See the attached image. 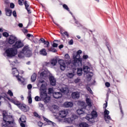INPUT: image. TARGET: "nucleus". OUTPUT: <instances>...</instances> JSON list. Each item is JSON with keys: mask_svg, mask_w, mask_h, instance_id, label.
I'll list each match as a JSON object with an SVG mask.
<instances>
[{"mask_svg": "<svg viewBox=\"0 0 127 127\" xmlns=\"http://www.w3.org/2000/svg\"><path fill=\"white\" fill-rule=\"evenodd\" d=\"M27 88L29 90H30L32 88V85L31 84H28L27 86Z\"/></svg>", "mask_w": 127, "mask_h": 127, "instance_id": "obj_60", "label": "nucleus"}, {"mask_svg": "<svg viewBox=\"0 0 127 127\" xmlns=\"http://www.w3.org/2000/svg\"><path fill=\"white\" fill-rule=\"evenodd\" d=\"M18 108L23 112H28L29 111V107L27 105H25L24 104H20L18 105Z\"/></svg>", "mask_w": 127, "mask_h": 127, "instance_id": "obj_9", "label": "nucleus"}, {"mask_svg": "<svg viewBox=\"0 0 127 127\" xmlns=\"http://www.w3.org/2000/svg\"><path fill=\"white\" fill-rule=\"evenodd\" d=\"M53 47H58V44L55 43H54L53 45Z\"/></svg>", "mask_w": 127, "mask_h": 127, "instance_id": "obj_61", "label": "nucleus"}, {"mask_svg": "<svg viewBox=\"0 0 127 127\" xmlns=\"http://www.w3.org/2000/svg\"><path fill=\"white\" fill-rule=\"evenodd\" d=\"M110 114V111H109L108 110L105 109L104 111V118L106 117H109L110 116L109 114Z\"/></svg>", "mask_w": 127, "mask_h": 127, "instance_id": "obj_37", "label": "nucleus"}, {"mask_svg": "<svg viewBox=\"0 0 127 127\" xmlns=\"http://www.w3.org/2000/svg\"><path fill=\"white\" fill-rule=\"evenodd\" d=\"M77 74L78 76H82V74H83V69L81 68H77Z\"/></svg>", "mask_w": 127, "mask_h": 127, "instance_id": "obj_28", "label": "nucleus"}, {"mask_svg": "<svg viewBox=\"0 0 127 127\" xmlns=\"http://www.w3.org/2000/svg\"><path fill=\"white\" fill-rule=\"evenodd\" d=\"M53 89L52 88H49V92H48V94H49L50 95H51V94H53Z\"/></svg>", "mask_w": 127, "mask_h": 127, "instance_id": "obj_44", "label": "nucleus"}, {"mask_svg": "<svg viewBox=\"0 0 127 127\" xmlns=\"http://www.w3.org/2000/svg\"><path fill=\"white\" fill-rule=\"evenodd\" d=\"M40 94L42 93H46V85L45 84H42L40 87Z\"/></svg>", "mask_w": 127, "mask_h": 127, "instance_id": "obj_17", "label": "nucleus"}, {"mask_svg": "<svg viewBox=\"0 0 127 127\" xmlns=\"http://www.w3.org/2000/svg\"><path fill=\"white\" fill-rule=\"evenodd\" d=\"M104 106H105V107H104V109H106L107 107H108V101L106 100V103H105L104 104Z\"/></svg>", "mask_w": 127, "mask_h": 127, "instance_id": "obj_55", "label": "nucleus"}, {"mask_svg": "<svg viewBox=\"0 0 127 127\" xmlns=\"http://www.w3.org/2000/svg\"><path fill=\"white\" fill-rule=\"evenodd\" d=\"M74 72H69L67 74V76L69 79H72V78L74 77Z\"/></svg>", "mask_w": 127, "mask_h": 127, "instance_id": "obj_31", "label": "nucleus"}, {"mask_svg": "<svg viewBox=\"0 0 127 127\" xmlns=\"http://www.w3.org/2000/svg\"><path fill=\"white\" fill-rule=\"evenodd\" d=\"M34 117H36L37 118H38V119H40V116L37 114L36 112L34 113Z\"/></svg>", "mask_w": 127, "mask_h": 127, "instance_id": "obj_48", "label": "nucleus"}, {"mask_svg": "<svg viewBox=\"0 0 127 127\" xmlns=\"http://www.w3.org/2000/svg\"><path fill=\"white\" fill-rule=\"evenodd\" d=\"M53 97L55 98V99H60V98L62 97V93L59 92H54L53 93Z\"/></svg>", "mask_w": 127, "mask_h": 127, "instance_id": "obj_13", "label": "nucleus"}, {"mask_svg": "<svg viewBox=\"0 0 127 127\" xmlns=\"http://www.w3.org/2000/svg\"><path fill=\"white\" fill-rule=\"evenodd\" d=\"M35 100L36 102H39V101H41V98L39 96H36L35 97Z\"/></svg>", "mask_w": 127, "mask_h": 127, "instance_id": "obj_43", "label": "nucleus"}, {"mask_svg": "<svg viewBox=\"0 0 127 127\" xmlns=\"http://www.w3.org/2000/svg\"><path fill=\"white\" fill-rule=\"evenodd\" d=\"M76 113L79 116H81V115H85V112H84V111H83V109L77 110Z\"/></svg>", "mask_w": 127, "mask_h": 127, "instance_id": "obj_26", "label": "nucleus"}, {"mask_svg": "<svg viewBox=\"0 0 127 127\" xmlns=\"http://www.w3.org/2000/svg\"><path fill=\"white\" fill-rule=\"evenodd\" d=\"M20 125V127H25L26 123V122H21Z\"/></svg>", "mask_w": 127, "mask_h": 127, "instance_id": "obj_46", "label": "nucleus"}, {"mask_svg": "<svg viewBox=\"0 0 127 127\" xmlns=\"http://www.w3.org/2000/svg\"><path fill=\"white\" fill-rule=\"evenodd\" d=\"M60 91L62 93H64V94H65V95H67V94L69 93V89L67 87H63L60 89Z\"/></svg>", "mask_w": 127, "mask_h": 127, "instance_id": "obj_16", "label": "nucleus"}, {"mask_svg": "<svg viewBox=\"0 0 127 127\" xmlns=\"http://www.w3.org/2000/svg\"><path fill=\"white\" fill-rule=\"evenodd\" d=\"M79 127H89V125L86 123H81L79 124Z\"/></svg>", "mask_w": 127, "mask_h": 127, "instance_id": "obj_32", "label": "nucleus"}, {"mask_svg": "<svg viewBox=\"0 0 127 127\" xmlns=\"http://www.w3.org/2000/svg\"><path fill=\"white\" fill-rule=\"evenodd\" d=\"M49 51H51L52 52H56L57 51L54 48L52 47L49 49Z\"/></svg>", "mask_w": 127, "mask_h": 127, "instance_id": "obj_42", "label": "nucleus"}, {"mask_svg": "<svg viewBox=\"0 0 127 127\" xmlns=\"http://www.w3.org/2000/svg\"><path fill=\"white\" fill-rule=\"evenodd\" d=\"M64 58L67 59V60H69V59H70V56L68 54H65L64 56Z\"/></svg>", "mask_w": 127, "mask_h": 127, "instance_id": "obj_50", "label": "nucleus"}, {"mask_svg": "<svg viewBox=\"0 0 127 127\" xmlns=\"http://www.w3.org/2000/svg\"><path fill=\"white\" fill-rule=\"evenodd\" d=\"M12 72L13 76L16 77L20 84H21V85H26V81H25V79L21 76H18L19 72L16 68H13L12 69Z\"/></svg>", "mask_w": 127, "mask_h": 127, "instance_id": "obj_1", "label": "nucleus"}, {"mask_svg": "<svg viewBox=\"0 0 127 127\" xmlns=\"http://www.w3.org/2000/svg\"><path fill=\"white\" fill-rule=\"evenodd\" d=\"M19 120L21 123H26V118L24 116H22Z\"/></svg>", "mask_w": 127, "mask_h": 127, "instance_id": "obj_30", "label": "nucleus"}, {"mask_svg": "<svg viewBox=\"0 0 127 127\" xmlns=\"http://www.w3.org/2000/svg\"><path fill=\"white\" fill-rule=\"evenodd\" d=\"M23 53L25 55L26 57H30L31 55L32 54V52L30 50V48L28 46H25L24 47L22 50Z\"/></svg>", "mask_w": 127, "mask_h": 127, "instance_id": "obj_5", "label": "nucleus"}, {"mask_svg": "<svg viewBox=\"0 0 127 127\" xmlns=\"http://www.w3.org/2000/svg\"><path fill=\"white\" fill-rule=\"evenodd\" d=\"M69 45H73V40H70L68 42Z\"/></svg>", "mask_w": 127, "mask_h": 127, "instance_id": "obj_64", "label": "nucleus"}, {"mask_svg": "<svg viewBox=\"0 0 127 127\" xmlns=\"http://www.w3.org/2000/svg\"><path fill=\"white\" fill-rule=\"evenodd\" d=\"M5 11L6 12V15H7V16H10L11 15V13H12V11L9 8H5Z\"/></svg>", "mask_w": 127, "mask_h": 127, "instance_id": "obj_19", "label": "nucleus"}, {"mask_svg": "<svg viewBox=\"0 0 127 127\" xmlns=\"http://www.w3.org/2000/svg\"><path fill=\"white\" fill-rule=\"evenodd\" d=\"M12 14L13 15V16H14V17H16L17 15H16V11L15 10H14L12 12Z\"/></svg>", "mask_w": 127, "mask_h": 127, "instance_id": "obj_57", "label": "nucleus"}, {"mask_svg": "<svg viewBox=\"0 0 127 127\" xmlns=\"http://www.w3.org/2000/svg\"><path fill=\"white\" fill-rule=\"evenodd\" d=\"M105 86L107 87V88H109L111 86V84H110V82H106L105 83Z\"/></svg>", "mask_w": 127, "mask_h": 127, "instance_id": "obj_54", "label": "nucleus"}, {"mask_svg": "<svg viewBox=\"0 0 127 127\" xmlns=\"http://www.w3.org/2000/svg\"><path fill=\"white\" fill-rule=\"evenodd\" d=\"M40 97L44 100L45 103H49L50 101V97L47 96V93L42 92L40 93Z\"/></svg>", "mask_w": 127, "mask_h": 127, "instance_id": "obj_6", "label": "nucleus"}, {"mask_svg": "<svg viewBox=\"0 0 127 127\" xmlns=\"http://www.w3.org/2000/svg\"><path fill=\"white\" fill-rule=\"evenodd\" d=\"M7 94H8V95H9V96L10 97H12L13 96V93H12V91H11L10 90L8 91Z\"/></svg>", "mask_w": 127, "mask_h": 127, "instance_id": "obj_39", "label": "nucleus"}, {"mask_svg": "<svg viewBox=\"0 0 127 127\" xmlns=\"http://www.w3.org/2000/svg\"><path fill=\"white\" fill-rule=\"evenodd\" d=\"M83 71L84 73V75L86 77V79L90 81L92 79L93 72L90 71V68L88 65L84 66Z\"/></svg>", "mask_w": 127, "mask_h": 127, "instance_id": "obj_2", "label": "nucleus"}, {"mask_svg": "<svg viewBox=\"0 0 127 127\" xmlns=\"http://www.w3.org/2000/svg\"><path fill=\"white\" fill-rule=\"evenodd\" d=\"M27 37H28L29 38V37H31V38H34V37L33 36V35H32L30 34H27Z\"/></svg>", "mask_w": 127, "mask_h": 127, "instance_id": "obj_53", "label": "nucleus"}, {"mask_svg": "<svg viewBox=\"0 0 127 127\" xmlns=\"http://www.w3.org/2000/svg\"><path fill=\"white\" fill-rule=\"evenodd\" d=\"M44 44L45 45V47H47V48H48V47H49V45H50L49 42L46 41L45 42V43H44Z\"/></svg>", "mask_w": 127, "mask_h": 127, "instance_id": "obj_41", "label": "nucleus"}, {"mask_svg": "<svg viewBox=\"0 0 127 127\" xmlns=\"http://www.w3.org/2000/svg\"><path fill=\"white\" fill-rule=\"evenodd\" d=\"M80 80L81 79H80V78H77L75 80L74 82L75 83H79Z\"/></svg>", "mask_w": 127, "mask_h": 127, "instance_id": "obj_59", "label": "nucleus"}, {"mask_svg": "<svg viewBox=\"0 0 127 127\" xmlns=\"http://www.w3.org/2000/svg\"><path fill=\"white\" fill-rule=\"evenodd\" d=\"M40 55H42L43 56H47V52H46V50L45 49H42L40 51Z\"/></svg>", "mask_w": 127, "mask_h": 127, "instance_id": "obj_21", "label": "nucleus"}, {"mask_svg": "<svg viewBox=\"0 0 127 127\" xmlns=\"http://www.w3.org/2000/svg\"><path fill=\"white\" fill-rule=\"evenodd\" d=\"M86 102L87 103V106L88 107H92V101H91V99L89 98H86Z\"/></svg>", "mask_w": 127, "mask_h": 127, "instance_id": "obj_23", "label": "nucleus"}, {"mask_svg": "<svg viewBox=\"0 0 127 127\" xmlns=\"http://www.w3.org/2000/svg\"><path fill=\"white\" fill-rule=\"evenodd\" d=\"M17 53V50L14 48H10L7 49L5 52V54H6L7 57H12L15 56Z\"/></svg>", "mask_w": 127, "mask_h": 127, "instance_id": "obj_4", "label": "nucleus"}, {"mask_svg": "<svg viewBox=\"0 0 127 127\" xmlns=\"http://www.w3.org/2000/svg\"><path fill=\"white\" fill-rule=\"evenodd\" d=\"M0 97H1V99H3L4 100H5V98L6 99H8V97H7V95H6V93H2Z\"/></svg>", "mask_w": 127, "mask_h": 127, "instance_id": "obj_33", "label": "nucleus"}, {"mask_svg": "<svg viewBox=\"0 0 127 127\" xmlns=\"http://www.w3.org/2000/svg\"><path fill=\"white\" fill-rule=\"evenodd\" d=\"M17 40L16 37L13 35H10L9 37L7 39V41L9 44L11 45L13 44Z\"/></svg>", "mask_w": 127, "mask_h": 127, "instance_id": "obj_7", "label": "nucleus"}, {"mask_svg": "<svg viewBox=\"0 0 127 127\" xmlns=\"http://www.w3.org/2000/svg\"><path fill=\"white\" fill-rule=\"evenodd\" d=\"M105 122L107 123V124H110V123H111V122H113V120H112V118H111V116H106L105 117H104Z\"/></svg>", "mask_w": 127, "mask_h": 127, "instance_id": "obj_22", "label": "nucleus"}, {"mask_svg": "<svg viewBox=\"0 0 127 127\" xmlns=\"http://www.w3.org/2000/svg\"><path fill=\"white\" fill-rule=\"evenodd\" d=\"M74 104L72 102H65L64 104V106L65 108H72Z\"/></svg>", "mask_w": 127, "mask_h": 127, "instance_id": "obj_12", "label": "nucleus"}, {"mask_svg": "<svg viewBox=\"0 0 127 127\" xmlns=\"http://www.w3.org/2000/svg\"><path fill=\"white\" fill-rule=\"evenodd\" d=\"M97 117H98L97 112L95 111H93L91 114L88 115L85 119L86 120H87L89 123L93 124V123H95V118H97Z\"/></svg>", "mask_w": 127, "mask_h": 127, "instance_id": "obj_3", "label": "nucleus"}, {"mask_svg": "<svg viewBox=\"0 0 127 127\" xmlns=\"http://www.w3.org/2000/svg\"><path fill=\"white\" fill-rule=\"evenodd\" d=\"M25 56H25V54L22 51L18 54L19 58H23Z\"/></svg>", "mask_w": 127, "mask_h": 127, "instance_id": "obj_35", "label": "nucleus"}, {"mask_svg": "<svg viewBox=\"0 0 127 127\" xmlns=\"http://www.w3.org/2000/svg\"><path fill=\"white\" fill-rule=\"evenodd\" d=\"M12 103H13V104H14L15 105H16V106H17V107H18V105H21V104L18 103L17 102L14 101H12Z\"/></svg>", "mask_w": 127, "mask_h": 127, "instance_id": "obj_58", "label": "nucleus"}, {"mask_svg": "<svg viewBox=\"0 0 127 127\" xmlns=\"http://www.w3.org/2000/svg\"><path fill=\"white\" fill-rule=\"evenodd\" d=\"M83 58L84 59H88V58H89V57L87 55H83Z\"/></svg>", "mask_w": 127, "mask_h": 127, "instance_id": "obj_62", "label": "nucleus"}, {"mask_svg": "<svg viewBox=\"0 0 127 127\" xmlns=\"http://www.w3.org/2000/svg\"><path fill=\"white\" fill-rule=\"evenodd\" d=\"M18 2L19 5H22V2H23V0H18Z\"/></svg>", "mask_w": 127, "mask_h": 127, "instance_id": "obj_52", "label": "nucleus"}, {"mask_svg": "<svg viewBox=\"0 0 127 127\" xmlns=\"http://www.w3.org/2000/svg\"><path fill=\"white\" fill-rule=\"evenodd\" d=\"M82 53V51L81 50H78L77 53H74L73 54V58H76L78 55H80Z\"/></svg>", "mask_w": 127, "mask_h": 127, "instance_id": "obj_24", "label": "nucleus"}, {"mask_svg": "<svg viewBox=\"0 0 127 127\" xmlns=\"http://www.w3.org/2000/svg\"><path fill=\"white\" fill-rule=\"evenodd\" d=\"M78 104L82 108V109H85L86 107H87L86 103H85V102L83 101L78 102Z\"/></svg>", "mask_w": 127, "mask_h": 127, "instance_id": "obj_20", "label": "nucleus"}, {"mask_svg": "<svg viewBox=\"0 0 127 127\" xmlns=\"http://www.w3.org/2000/svg\"><path fill=\"white\" fill-rule=\"evenodd\" d=\"M44 65H45V66H47L48 67H49V66H50V65H51V63L46 62L44 63Z\"/></svg>", "mask_w": 127, "mask_h": 127, "instance_id": "obj_51", "label": "nucleus"}, {"mask_svg": "<svg viewBox=\"0 0 127 127\" xmlns=\"http://www.w3.org/2000/svg\"><path fill=\"white\" fill-rule=\"evenodd\" d=\"M24 3L26 9L29 7V4L27 3V1H25Z\"/></svg>", "mask_w": 127, "mask_h": 127, "instance_id": "obj_45", "label": "nucleus"}, {"mask_svg": "<svg viewBox=\"0 0 127 127\" xmlns=\"http://www.w3.org/2000/svg\"><path fill=\"white\" fill-rule=\"evenodd\" d=\"M23 43L21 41H17L15 44L13 45V48L14 49H18V48H21L23 47Z\"/></svg>", "mask_w": 127, "mask_h": 127, "instance_id": "obj_8", "label": "nucleus"}, {"mask_svg": "<svg viewBox=\"0 0 127 127\" xmlns=\"http://www.w3.org/2000/svg\"><path fill=\"white\" fill-rule=\"evenodd\" d=\"M59 117L62 118L63 119L64 118H66L67 117V115H68V111L66 110L61 111L59 113Z\"/></svg>", "mask_w": 127, "mask_h": 127, "instance_id": "obj_11", "label": "nucleus"}, {"mask_svg": "<svg viewBox=\"0 0 127 127\" xmlns=\"http://www.w3.org/2000/svg\"><path fill=\"white\" fill-rule=\"evenodd\" d=\"M71 97L73 99H79L80 97V93L78 92H72Z\"/></svg>", "mask_w": 127, "mask_h": 127, "instance_id": "obj_15", "label": "nucleus"}, {"mask_svg": "<svg viewBox=\"0 0 127 127\" xmlns=\"http://www.w3.org/2000/svg\"><path fill=\"white\" fill-rule=\"evenodd\" d=\"M47 71L44 70L40 73L41 78H44V77H47Z\"/></svg>", "mask_w": 127, "mask_h": 127, "instance_id": "obj_27", "label": "nucleus"}, {"mask_svg": "<svg viewBox=\"0 0 127 127\" xmlns=\"http://www.w3.org/2000/svg\"><path fill=\"white\" fill-rule=\"evenodd\" d=\"M64 123H66V124H71V123H73L72 120L71 119V118L64 119Z\"/></svg>", "mask_w": 127, "mask_h": 127, "instance_id": "obj_25", "label": "nucleus"}, {"mask_svg": "<svg viewBox=\"0 0 127 127\" xmlns=\"http://www.w3.org/2000/svg\"><path fill=\"white\" fill-rule=\"evenodd\" d=\"M37 75L36 74V73H34L31 77V80L32 81V82H35V81L36 80V77H37Z\"/></svg>", "mask_w": 127, "mask_h": 127, "instance_id": "obj_29", "label": "nucleus"}, {"mask_svg": "<svg viewBox=\"0 0 127 127\" xmlns=\"http://www.w3.org/2000/svg\"><path fill=\"white\" fill-rule=\"evenodd\" d=\"M43 125V123H42L41 122H39L38 123V126H39V127H42Z\"/></svg>", "mask_w": 127, "mask_h": 127, "instance_id": "obj_56", "label": "nucleus"}, {"mask_svg": "<svg viewBox=\"0 0 127 127\" xmlns=\"http://www.w3.org/2000/svg\"><path fill=\"white\" fill-rule=\"evenodd\" d=\"M10 6L11 8H14V4H13V3H11Z\"/></svg>", "mask_w": 127, "mask_h": 127, "instance_id": "obj_63", "label": "nucleus"}, {"mask_svg": "<svg viewBox=\"0 0 127 127\" xmlns=\"http://www.w3.org/2000/svg\"><path fill=\"white\" fill-rule=\"evenodd\" d=\"M58 62L60 66L61 69H62V71H64V70L66 69V64H65V62H64V60H60Z\"/></svg>", "mask_w": 127, "mask_h": 127, "instance_id": "obj_10", "label": "nucleus"}, {"mask_svg": "<svg viewBox=\"0 0 127 127\" xmlns=\"http://www.w3.org/2000/svg\"><path fill=\"white\" fill-rule=\"evenodd\" d=\"M27 99H28L29 104H31L32 103V98H31V94L29 93L28 94V96L27 97Z\"/></svg>", "mask_w": 127, "mask_h": 127, "instance_id": "obj_36", "label": "nucleus"}, {"mask_svg": "<svg viewBox=\"0 0 127 127\" xmlns=\"http://www.w3.org/2000/svg\"><path fill=\"white\" fill-rule=\"evenodd\" d=\"M49 80L50 81L51 85H52V86H55V85H56V80H55L54 76H50Z\"/></svg>", "mask_w": 127, "mask_h": 127, "instance_id": "obj_14", "label": "nucleus"}, {"mask_svg": "<svg viewBox=\"0 0 127 127\" xmlns=\"http://www.w3.org/2000/svg\"><path fill=\"white\" fill-rule=\"evenodd\" d=\"M63 6L64 8V9H66L68 11H70V10H69V7H68V6L67 5H66L65 4H64L63 5Z\"/></svg>", "mask_w": 127, "mask_h": 127, "instance_id": "obj_40", "label": "nucleus"}, {"mask_svg": "<svg viewBox=\"0 0 127 127\" xmlns=\"http://www.w3.org/2000/svg\"><path fill=\"white\" fill-rule=\"evenodd\" d=\"M70 119H71V121L73 122V121L78 119V117H77L75 115H72L71 117H70Z\"/></svg>", "mask_w": 127, "mask_h": 127, "instance_id": "obj_38", "label": "nucleus"}, {"mask_svg": "<svg viewBox=\"0 0 127 127\" xmlns=\"http://www.w3.org/2000/svg\"><path fill=\"white\" fill-rule=\"evenodd\" d=\"M87 90L90 93V94H93V91H92V89H91V88L89 87H87Z\"/></svg>", "mask_w": 127, "mask_h": 127, "instance_id": "obj_49", "label": "nucleus"}, {"mask_svg": "<svg viewBox=\"0 0 127 127\" xmlns=\"http://www.w3.org/2000/svg\"><path fill=\"white\" fill-rule=\"evenodd\" d=\"M51 65H52V66H55V65H56V64H57V60L53 59L51 61Z\"/></svg>", "mask_w": 127, "mask_h": 127, "instance_id": "obj_34", "label": "nucleus"}, {"mask_svg": "<svg viewBox=\"0 0 127 127\" xmlns=\"http://www.w3.org/2000/svg\"><path fill=\"white\" fill-rule=\"evenodd\" d=\"M2 35L4 37H8V36H9V34H8L7 32H4L3 33Z\"/></svg>", "mask_w": 127, "mask_h": 127, "instance_id": "obj_47", "label": "nucleus"}, {"mask_svg": "<svg viewBox=\"0 0 127 127\" xmlns=\"http://www.w3.org/2000/svg\"><path fill=\"white\" fill-rule=\"evenodd\" d=\"M44 120L45 121V122H47L49 124V125H52L53 127H56V124L54 123V122H52V121H50L49 120H48L47 118H45L44 117Z\"/></svg>", "mask_w": 127, "mask_h": 127, "instance_id": "obj_18", "label": "nucleus"}]
</instances>
